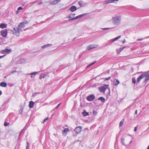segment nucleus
<instances>
[{
    "instance_id": "nucleus-16",
    "label": "nucleus",
    "mask_w": 149,
    "mask_h": 149,
    "mask_svg": "<svg viewBox=\"0 0 149 149\" xmlns=\"http://www.w3.org/2000/svg\"><path fill=\"white\" fill-rule=\"evenodd\" d=\"M78 4L80 7L84 6L85 4L82 1H80L78 2Z\"/></svg>"
},
{
    "instance_id": "nucleus-1",
    "label": "nucleus",
    "mask_w": 149,
    "mask_h": 149,
    "mask_svg": "<svg viewBox=\"0 0 149 149\" xmlns=\"http://www.w3.org/2000/svg\"><path fill=\"white\" fill-rule=\"evenodd\" d=\"M144 77H146L144 82H147L149 79V70L144 72L143 74L139 76L137 79V82L139 83L141 80Z\"/></svg>"
},
{
    "instance_id": "nucleus-24",
    "label": "nucleus",
    "mask_w": 149,
    "mask_h": 149,
    "mask_svg": "<svg viewBox=\"0 0 149 149\" xmlns=\"http://www.w3.org/2000/svg\"><path fill=\"white\" fill-rule=\"evenodd\" d=\"M82 115L84 116H86L89 115L88 112H86V111H84L82 113Z\"/></svg>"
},
{
    "instance_id": "nucleus-12",
    "label": "nucleus",
    "mask_w": 149,
    "mask_h": 149,
    "mask_svg": "<svg viewBox=\"0 0 149 149\" xmlns=\"http://www.w3.org/2000/svg\"><path fill=\"white\" fill-rule=\"evenodd\" d=\"M34 105V102L33 101H30L29 103V106L30 108H32Z\"/></svg>"
},
{
    "instance_id": "nucleus-44",
    "label": "nucleus",
    "mask_w": 149,
    "mask_h": 149,
    "mask_svg": "<svg viewBox=\"0 0 149 149\" xmlns=\"http://www.w3.org/2000/svg\"><path fill=\"white\" fill-rule=\"evenodd\" d=\"M118 0H111V3H115L116 1H117Z\"/></svg>"
},
{
    "instance_id": "nucleus-7",
    "label": "nucleus",
    "mask_w": 149,
    "mask_h": 149,
    "mask_svg": "<svg viewBox=\"0 0 149 149\" xmlns=\"http://www.w3.org/2000/svg\"><path fill=\"white\" fill-rule=\"evenodd\" d=\"M107 87V85H105L104 86H102L100 87L99 88V89L101 93H104Z\"/></svg>"
},
{
    "instance_id": "nucleus-30",
    "label": "nucleus",
    "mask_w": 149,
    "mask_h": 149,
    "mask_svg": "<svg viewBox=\"0 0 149 149\" xmlns=\"http://www.w3.org/2000/svg\"><path fill=\"white\" fill-rule=\"evenodd\" d=\"M120 37H121V36H118L115 38L113 39V41L114 42V41L117 40L119 38H120Z\"/></svg>"
},
{
    "instance_id": "nucleus-37",
    "label": "nucleus",
    "mask_w": 149,
    "mask_h": 149,
    "mask_svg": "<svg viewBox=\"0 0 149 149\" xmlns=\"http://www.w3.org/2000/svg\"><path fill=\"white\" fill-rule=\"evenodd\" d=\"M9 125V124L8 123H7L6 122H5L4 123V125L5 126H7L8 125Z\"/></svg>"
},
{
    "instance_id": "nucleus-23",
    "label": "nucleus",
    "mask_w": 149,
    "mask_h": 149,
    "mask_svg": "<svg viewBox=\"0 0 149 149\" xmlns=\"http://www.w3.org/2000/svg\"><path fill=\"white\" fill-rule=\"evenodd\" d=\"M11 51V49H8L7 48H6L4 50H3L1 51V53H3L5 52H9Z\"/></svg>"
},
{
    "instance_id": "nucleus-28",
    "label": "nucleus",
    "mask_w": 149,
    "mask_h": 149,
    "mask_svg": "<svg viewBox=\"0 0 149 149\" xmlns=\"http://www.w3.org/2000/svg\"><path fill=\"white\" fill-rule=\"evenodd\" d=\"M37 3L39 5H41L42 4V2L41 1H39V0H37L33 3Z\"/></svg>"
},
{
    "instance_id": "nucleus-60",
    "label": "nucleus",
    "mask_w": 149,
    "mask_h": 149,
    "mask_svg": "<svg viewBox=\"0 0 149 149\" xmlns=\"http://www.w3.org/2000/svg\"><path fill=\"white\" fill-rule=\"evenodd\" d=\"M149 38V36L146 37L145 38L147 39Z\"/></svg>"
},
{
    "instance_id": "nucleus-41",
    "label": "nucleus",
    "mask_w": 149,
    "mask_h": 149,
    "mask_svg": "<svg viewBox=\"0 0 149 149\" xmlns=\"http://www.w3.org/2000/svg\"><path fill=\"white\" fill-rule=\"evenodd\" d=\"M111 78V77H109L107 78H106L105 79V80H109Z\"/></svg>"
},
{
    "instance_id": "nucleus-51",
    "label": "nucleus",
    "mask_w": 149,
    "mask_h": 149,
    "mask_svg": "<svg viewBox=\"0 0 149 149\" xmlns=\"http://www.w3.org/2000/svg\"><path fill=\"white\" fill-rule=\"evenodd\" d=\"M97 113V112L95 111H93V114L94 115H95Z\"/></svg>"
},
{
    "instance_id": "nucleus-46",
    "label": "nucleus",
    "mask_w": 149,
    "mask_h": 149,
    "mask_svg": "<svg viewBox=\"0 0 149 149\" xmlns=\"http://www.w3.org/2000/svg\"><path fill=\"white\" fill-rule=\"evenodd\" d=\"M123 86L124 87H125V88H127V86H126V83H123Z\"/></svg>"
},
{
    "instance_id": "nucleus-40",
    "label": "nucleus",
    "mask_w": 149,
    "mask_h": 149,
    "mask_svg": "<svg viewBox=\"0 0 149 149\" xmlns=\"http://www.w3.org/2000/svg\"><path fill=\"white\" fill-rule=\"evenodd\" d=\"M48 118H45L44 119V120H43L42 122V123H44L45 122H46V121L48 119Z\"/></svg>"
},
{
    "instance_id": "nucleus-47",
    "label": "nucleus",
    "mask_w": 149,
    "mask_h": 149,
    "mask_svg": "<svg viewBox=\"0 0 149 149\" xmlns=\"http://www.w3.org/2000/svg\"><path fill=\"white\" fill-rule=\"evenodd\" d=\"M17 72V71L16 70H13L11 72V74L14 73L15 72Z\"/></svg>"
},
{
    "instance_id": "nucleus-25",
    "label": "nucleus",
    "mask_w": 149,
    "mask_h": 149,
    "mask_svg": "<svg viewBox=\"0 0 149 149\" xmlns=\"http://www.w3.org/2000/svg\"><path fill=\"white\" fill-rule=\"evenodd\" d=\"M111 3V0H106V1H104L103 3L104 4H107Z\"/></svg>"
},
{
    "instance_id": "nucleus-22",
    "label": "nucleus",
    "mask_w": 149,
    "mask_h": 149,
    "mask_svg": "<svg viewBox=\"0 0 149 149\" xmlns=\"http://www.w3.org/2000/svg\"><path fill=\"white\" fill-rule=\"evenodd\" d=\"M0 86L3 87H6L7 86V84L6 82H2L0 83Z\"/></svg>"
},
{
    "instance_id": "nucleus-42",
    "label": "nucleus",
    "mask_w": 149,
    "mask_h": 149,
    "mask_svg": "<svg viewBox=\"0 0 149 149\" xmlns=\"http://www.w3.org/2000/svg\"><path fill=\"white\" fill-rule=\"evenodd\" d=\"M110 28H102V29H103V30H106Z\"/></svg>"
},
{
    "instance_id": "nucleus-38",
    "label": "nucleus",
    "mask_w": 149,
    "mask_h": 149,
    "mask_svg": "<svg viewBox=\"0 0 149 149\" xmlns=\"http://www.w3.org/2000/svg\"><path fill=\"white\" fill-rule=\"evenodd\" d=\"M124 139H123V138H122L121 139V143H122L123 144V145H125V143L124 142Z\"/></svg>"
},
{
    "instance_id": "nucleus-50",
    "label": "nucleus",
    "mask_w": 149,
    "mask_h": 149,
    "mask_svg": "<svg viewBox=\"0 0 149 149\" xmlns=\"http://www.w3.org/2000/svg\"><path fill=\"white\" fill-rule=\"evenodd\" d=\"M137 110H136V111H135V114H134V116H135L136 115H137Z\"/></svg>"
},
{
    "instance_id": "nucleus-63",
    "label": "nucleus",
    "mask_w": 149,
    "mask_h": 149,
    "mask_svg": "<svg viewBox=\"0 0 149 149\" xmlns=\"http://www.w3.org/2000/svg\"><path fill=\"white\" fill-rule=\"evenodd\" d=\"M147 149H149V145H148Z\"/></svg>"
},
{
    "instance_id": "nucleus-39",
    "label": "nucleus",
    "mask_w": 149,
    "mask_h": 149,
    "mask_svg": "<svg viewBox=\"0 0 149 149\" xmlns=\"http://www.w3.org/2000/svg\"><path fill=\"white\" fill-rule=\"evenodd\" d=\"M22 22H23L24 24H27L28 23V21H27L26 20H25L24 21H23Z\"/></svg>"
},
{
    "instance_id": "nucleus-57",
    "label": "nucleus",
    "mask_w": 149,
    "mask_h": 149,
    "mask_svg": "<svg viewBox=\"0 0 149 149\" xmlns=\"http://www.w3.org/2000/svg\"><path fill=\"white\" fill-rule=\"evenodd\" d=\"M2 94V91L0 90V95H1Z\"/></svg>"
},
{
    "instance_id": "nucleus-53",
    "label": "nucleus",
    "mask_w": 149,
    "mask_h": 149,
    "mask_svg": "<svg viewBox=\"0 0 149 149\" xmlns=\"http://www.w3.org/2000/svg\"><path fill=\"white\" fill-rule=\"evenodd\" d=\"M5 56V55H4L2 56H0V58H2L3 57Z\"/></svg>"
},
{
    "instance_id": "nucleus-10",
    "label": "nucleus",
    "mask_w": 149,
    "mask_h": 149,
    "mask_svg": "<svg viewBox=\"0 0 149 149\" xmlns=\"http://www.w3.org/2000/svg\"><path fill=\"white\" fill-rule=\"evenodd\" d=\"M77 9V8L76 6H72L69 8L68 10H70L71 11L73 12L76 10Z\"/></svg>"
},
{
    "instance_id": "nucleus-20",
    "label": "nucleus",
    "mask_w": 149,
    "mask_h": 149,
    "mask_svg": "<svg viewBox=\"0 0 149 149\" xmlns=\"http://www.w3.org/2000/svg\"><path fill=\"white\" fill-rule=\"evenodd\" d=\"M75 14L74 13H70L69 15L68 18L69 19L73 18L75 16Z\"/></svg>"
},
{
    "instance_id": "nucleus-31",
    "label": "nucleus",
    "mask_w": 149,
    "mask_h": 149,
    "mask_svg": "<svg viewBox=\"0 0 149 149\" xmlns=\"http://www.w3.org/2000/svg\"><path fill=\"white\" fill-rule=\"evenodd\" d=\"M132 82L134 84H135L136 82V79L134 77H133L132 78Z\"/></svg>"
},
{
    "instance_id": "nucleus-14",
    "label": "nucleus",
    "mask_w": 149,
    "mask_h": 149,
    "mask_svg": "<svg viewBox=\"0 0 149 149\" xmlns=\"http://www.w3.org/2000/svg\"><path fill=\"white\" fill-rule=\"evenodd\" d=\"M25 127L24 128V129H23L20 132L19 134V137L18 138H19L22 135H23L24 133L25 132Z\"/></svg>"
},
{
    "instance_id": "nucleus-34",
    "label": "nucleus",
    "mask_w": 149,
    "mask_h": 149,
    "mask_svg": "<svg viewBox=\"0 0 149 149\" xmlns=\"http://www.w3.org/2000/svg\"><path fill=\"white\" fill-rule=\"evenodd\" d=\"M123 121H121L120 123L119 127H121L123 125Z\"/></svg>"
},
{
    "instance_id": "nucleus-19",
    "label": "nucleus",
    "mask_w": 149,
    "mask_h": 149,
    "mask_svg": "<svg viewBox=\"0 0 149 149\" xmlns=\"http://www.w3.org/2000/svg\"><path fill=\"white\" fill-rule=\"evenodd\" d=\"M69 132V129L68 128H65V129L62 130V133L63 134H66L68 132Z\"/></svg>"
},
{
    "instance_id": "nucleus-64",
    "label": "nucleus",
    "mask_w": 149,
    "mask_h": 149,
    "mask_svg": "<svg viewBox=\"0 0 149 149\" xmlns=\"http://www.w3.org/2000/svg\"><path fill=\"white\" fill-rule=\"evenodd\" d=\"M45 76H43L42 77V78H45Z\"/></svg>"
},
{
    "instance_id": "nucleus-21",
    "label": "nucleus",
    "mask_w": 149,
    "mask_h": 149,
    "mask_svg": "<svg viewBox=\"0 0 149 149\" xmlns=\"http://www.w3.org/2000/svg\"><path fill=\"white\" fill-rule=\"evenodd\" d=\"M52 46V45L51 44H47L46 45H45L43 46H42V49H44L47 47H49Z\"/></svg>"
},
{
    "instance_id": "nucleus-36",
    "label": "nucleus",
    "mask_w": 149,
    "mask_h": 149,
    "mask_svg": "<svg viewBox=\"0 0 149 149\" xmlns=\"http://www.w3.org/2000/svg\"><path fill=\"white\" fill-rule=\"evenodd\" d=\"M61 103H59L58 104L54 109H58L60 105L61 104Z\"/></svg>"
},
{
    "instance_id": "nucleus-43",
    "label": "nucleus",
    "mask_w": 149,
    "mask_h": 149,
    "mask_svg": "<svg viewBox=\"0 0 149 149\" xmlns=\"http://www.w3.org/2000/svg\"><path fill=\"white\" fill-rule=\"evenodd\" d=\"M109 45L108 42H107L106 44H105V45L103 46L104 47H105Z\"/></svg>"
},
{
    "instance_id": "nucleus-48",
    "label": "nucleus",
    "mask_w": 149,
    "mask_h": 149,
    "mask_svg": "<svg viewBox=\"0 0 149 149\" xmlns=\"http://www.w3.org/2000/svg\"><path fill=\"white\" fill-rule=\"evenodd\" d=\"M137 128H138V127L137 126L135 127L134 128V131L135 132H136L137 130Z\"/></svg>"
},
{
    "instance_id": "nucleus-45",
    "label": "nucleus",
    "mask_w": 149,
    "mask_h": 149,
    "mask_svg": "<svg viewBox=\"0 0 149 149\" xmlns=\"http://www.w3.org/2000/svg\"><path fill=\"white\" fill-rule=\"evenodd\" d=\"M22 8L21 7H19L17 9L18 10H22Z\"/></svg>"
},
{
    "instance_id": "nucleus-33",
    "label": "nucleus",
    "mask_w": 149,
    "mask_h": 149,
    "mask_svg": "<svg viewBox=\"0 0 149 149\" xmlns=\"http://www.w3.org/2000/svg\"><path fill=\"white\" fill-rule=\"evenodd\" d=\"M38 93H37V92H35V93H33L32 95V97H34L36 95H37Z\"/></svg>"
},
{
    "instance_id": "nucleus-2",
    "label": "nucleus",
    "mask_w": 149,
    "mask_h": 149,
    "mask_svg": "<svg viewBox=\"0 0 149 149\" xmlns=\"http://www.w3.org/2000/svg\"><path fill=\"white\" fill-rule=\"evenodd\" d=\"M121 17L118 16L112 18V23L114 25H118L121 22Z\"/></svg>"
},
{
    "instance_id": "nucleus-58",
    "label": "nucleus",
    "mask_w": 149,
    "mask_h": 149,
    "mask_svg": "<svg viewBox=\"0 0 149 149\" xmlns=\"http://www.w3.org/2000/svg\"><path fill=\"white\" fill-rule=\"evenodd\" d=\"M42 78V76H40L39 77V79H41Z\"/></svg>"
},
{
    "instance_id": "nucleus-6",
    "label": "nucleus",
    "mask_w": 149,
    "mask_h": 149,
    "mask_svg": "<svg viewBox=\"0 0 149 149\" xmlns=\"http://www.w3.org/2000/svg\"><path fill=\"white\" fill-rule=\"evenodd\" d=\"M86 14H87L86 13H84V14H81V15H79L78 16H77L74 17V18L69 19L68 20V21H71V20H75V19H77L79 18H81V17H83V16L86 15Z\"/></svg>"
},
{
    "instance_id": "nucleus-29",
    "label": "nucleus",
    "mask_w": 149,
    "mask_h": 149,
    "mask_svg": "<svg viewBox=\"0 0 149 149\" xmlns=\"http://www.w3.org/2000/svg\"><path fill=\"white\" fill-rule=\"evenodd\" d=\"M120 83L118 79H116V81L114 83V84L115 86H117Z\"/></svg>"
},
{
    "instance_id": "nucleus-59",
    "label": "nucleus",
    "mask_w": 149,
    "mask_h": 149,
    "mask_svg": "<svg viewBox=\"0 0 149 149\" xmlns=\"http://www.w3.org/2000/svg\"><path fill=\"white\" fill-rule=\"evenodd\" d=\"M92 65H91V64H90L89 65H88V66H91Z\"/></svg>"
},
{
    "instance_id": "nucleus-13",
    "label": "nucleus",
    "mask_w": 149,
    "mask_h": 149,
    "mask_svg": "<svg viewBox=\"0 0 149 149\" xmlns=\"http://www.w3.org/2000/svg\"><path fill=\"white\" fill-rule=\"evenodd\" d=\"M39 72H32L30 74H28L29 75H31V77L32 78L33 77V75H34L33 77L35 76V75H36L37 74H38V73Z\"/></svg>"
},
{
    "instance_id": "nucleus-15",
    "label": "nucleus",
    "mask_w": 149,
    "mask_h": 149,
    "mask_svg": "<svg viewBox=\"0 0 149 149\" xmlns=\"http://www.w3.org/2000/svg\"><path fill=\"white\" fill-rule=\"evenodd\" d=\"M7 26V25L5 23H1L0 24V28L2 29L6 28Z\"/></svg>"
},
{
    "instance_id": "nucleus-56",
    "label": "nucleus",
    "mask_w": 149,
    "mask_h": 149,
    "mask_svg": "<svg viewBox=\"0 0 149 149\" xmlns=\"http://www.w3.org/2000/svg\"><path fill=\"white\" fill-rule=\"evenodd\" d=\"M19 10H18V9H17V11H16V13H17H17H19Z\"/></svg>"
},
{
    "instance_id": "nucleus-49",
    "label": "nucleus",
    "mask_w": 149,
    "mask_h": 149,
    "mask_svg": "<svg viewBox=\"0 0 149 149\" xmlns=\"http://www.w3.org/2000/svg\"><path fill=\"white\" fill-rule=\"evenodd\" d=\"M144 39H144L139 38V39H138L137 40V41H141V40H143Z\"/></svg>"
},
{
    "instance_id": "nucleus-62",
    "label": "nucleus",
    "mask_w": 149,
    "mask_h": 149,
    "mask_svg": "<svg viewBox=\"0 0 149 149\" xmlns=\"http://www.w3.org/2000/svg\"><path fill=\"white\" fill-rule=\"evenodd\" d=\"M23 109H21V111L22 112L23 111Z\"/></svg>"
},
{
    "instance_id": "nucleus-35",
    "label": "nucleus",
    "mask_w": 149,
    "mask_h": 149,
    "mask_svg": "<svg viewBox=\"0 0 149 149\" xmlns=\"http://www.w3.org/2000/svg\"><path fill=\"white\" fill-rule=\"evenodd\" d=\"M27 145L26 146V149H28L29 148V144L28 142V141H27Z\"/></svg>"
},
{
    "instance_id": "nucleus-32",
    "label": "nucleus",
    "mask_w": 149,
    "mask_h": 149,
    "mask_svg": "<svg viewBox=\"0 0 149 149\" xmlns=\"http://www.w3.org/2000/svg\"><path fill=\"white\" fill-rule=\"evenodd\" d=\"M114 41H113V40H108V43L109 45H110Z\"/></svg>"
},
{
    "instance_id": "nucleus-4",
    "label": "nucleus",
    "mask_w": 149,
    "mask_h": 149,
    "mask_svg": "<svg viewBox=\"0 0 149 149\" xmlns=\"http://www.w3.org/2000/svg\"><path fill=\"white\" fill-rule=\"evenodd\" d=\"M95 98V96L93 94H91L87 96L86 99L88 101H91L93 100Z\"/></svg>"
},
{
    "instance_id": "nucleus-5",
    "label": "nucleus",
    "mask_w": 149,
    "mask_h": 149,
    "mask_svg": "<svg viewBox=\"0 0 149 149\" xmlns=\"http://www.w3.org/2000/svg\"><path fill=\"white\" fill-rule=\"evenodd\" d=\"M1 35L4 37L6 38L7 35V29L1 31L0 32Z\"/></svg>"
},
{
    "instance_id": "nucleus-52",
    "label": "nucleus",
    "mask_w": 149,
    "mask_h": 149,
    "mask_svg": "<svg viewBox=\"0 0 149 149\" xmlns=\"http://www.w3.org/2000/svg\"><path fill=\"white\" fill-rule=\"evenodd\" d=\"M125 39H124L123 41L122 42V43L123 44H124V43H125Z\"/></svg>"
},
{
    "instance_id": "nucleus-54",
    "label": "nucleus",
    "mask_w": 149,
    "mask_h": 149,
    "mask_svg": "<svg viewBox=\"0 0 149 149\" xmlns=\"http://www.w3.org/2000/svg\"><path fill=\"white\" fill-rule=\"evenodd\" d=\"M96 61H94V62H93V63H91V65H93L94 64L96 63Z\"/></svg>"
},
{
    "instance_id": "nucleus-55",
    "label": "nucleus",
    "mask_w": 149,
    "mask_h": 149,
    "mask_svg": "<svg viewBox=\"0 0 149 149\" xmlns=\"http://www.w3.org/2000/svg\"><path fill=\"white\" fill-rule=\"evenodd\" d=\"M96 61H94V62H93V63H91V65H93L94 64L96 63Z\"/></svg>"
},
{
    "instance_id": "nucleus-26",
    "label": "nucleus",
    "mask_w": 149,
    "mask_h": 149,
    "mask_svg": "<svg viewBox=\"0 0 149 149\" xmlns=\"http://www.w3.org/2000/svg\"><path fill=\"white\" fill-rule=\"evenodd\" d=\"M26 60L24 58H21L19 61V62L20 63H22L25 62Z\"/></svg>"
},
{
    "instance_id": "nucleus-27",
    "label": "nucleus",
    "mask_w": 149,
    "mask_h": 149,
    "mask_svg": "<svg viewBox=\"0 0 149 149\" xmlns=\"http://www.w3.org/2000/svg\"><path fill=\"white\" fill-rule=\"evenodd\" d=\"M124 48V47L123 48L120 47L119 49L117 50V53H120L123 49Z\"/></svg>"
},
{
    "instance_id": "nucleus-11",
    "label": "nucleus",
    "mask_w": 149,
    "mask_h": 149,
    "mask_svg": "<svg viewBox=\"0 0 149 149\" xmlns=\"http://www.w3.org/2000/svg\"><path fill=\"white\" fill-rule=\"evenodd\" d=\"M61 0H54L50 2L51 5H53L55 4L58 2H60Z\"/></svg>"
},
{
    "instance_id": "nucleus-3",
    "label": "nucleus",
    "mask_w": 149,
    "mask_h": 149,
    "mask_svg": "<svg viewBox=\"0 0 149 149\" xmlns=\"http://www.w3.org/2000/svg\"><path fill=\"white\" fill-rule=\"evenodd\" d=\"M13 29L15 32L13 31V34L17 36H18L19 35L20 31H22V29L19 28L18 26L17 27H14L13 28Z\"/></svg>"
},
{
    "instance_id": "nucleus-9",
    "label": "nucleus",
    "mask_w": 149,
    "mask_h": 149,
    "mask_svg": "<svg viewBox=\"0 0 149 149\" xmlns=\"http://www.w3.org/2000/svg\"><path fill=\"white\" fill-rule=\"evenodd\" d=\"M97 46L96 45H91L88 46L87 47L88 50H89L91 49L96 48Z\"/></svg>"
},
{
    "instance_id": "nucleus-8",
    "label": "nucleus",
    "mask_w": 149,
    "mask_h": 149,
    "mask_svg": "<svg viewBox=\"0 0 149 149\" xmlns=\"http://www.w3.org/2000/svg\"><path fill=\"white\" fill-rule=\"evenodd\" d=\"M82 127L81 126L77 127L74 130V131L77 133H79L81 131Z\"/></svg>"
},
{
    "instance_id": "nucleus-61",
    "label": "nucleus",
    "mask_w": 149,
    "mask_h": 149,
    "mask_svg": "<svg viewBox=\"0 0 149 149\" xmlns=\"http://www.w3.org/2000/svg\"><path fill=\"white\" fill-rule=\"evenodd\" d=\"M109 70H107V72L109 73Z\"/></svg>"
},
{
    "instance_id": "nucleus-18",
    "label": "nucleus",
    "mask_w": 149,
    "mask_h": 149,
    "mask_svg": "<svg viewBox=\"0 0 149 149\" xmlns=\"http://www.w3.org/2000/svg\"><path fill=\"white\" fill-rule=\"evenodd\" d=\"M97 100L101 101L102 103H104L105 102V99L102 97H101L98 98Z\"/></svg>"
},
{
    "instance_id": "nucleus-17",
    "label": "nucleus",
    "mask_w": 149,
    "mask_h": 149,
    "mask_svg": "<svg viewBox=\"0 0 149 149\" xmlns=\"http://www.w3.org/2000/svg\"><path fill=\"white\" fill-rule=\"evenodd\" d=\"M18 26L22 29V28H24L25 27L24 24L23 22H21L18 25Z\"/></svg>"
}]
</instances>
